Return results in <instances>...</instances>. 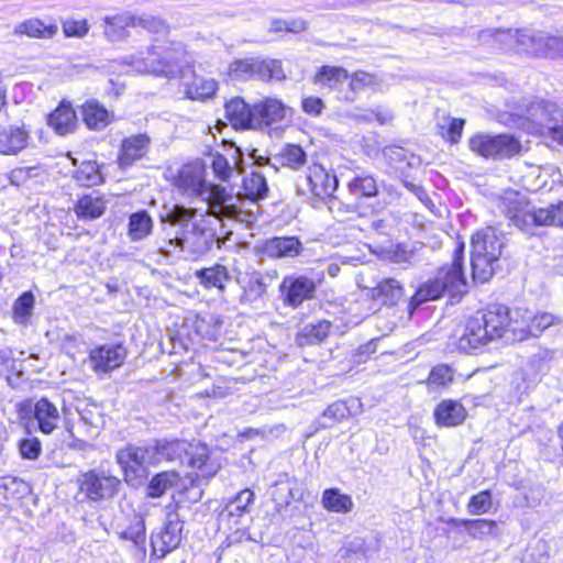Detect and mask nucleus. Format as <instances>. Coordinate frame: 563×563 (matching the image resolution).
Instances as JSON below:
<instances>
[{"mask_svg":"<svg viewBox=\"0 0 563 563\" xmlns=\"http://www.w3.org/2000/svg\"><path fill=\"white\" fill-rule=\"evenodd\" d=\"M196 216V209L178 203L159 214L158 219L162 224L179 227L181 230L174 238L163 240L159 247L162 253L169 254L177 250H187L189 253L200 256L210 251L212 236L203 224L205 220L194 221Z\"/></svg>","mask_w":563,"mask_h":563,"instance_id":"obj_1","label":"nucleus"},{"mask_svg":"<svg viewBox=\"0 0 563 563\" xmlns=\"http://www.w3.org/2000/svg\"><path fill=\"white\" fill-rule=\"evenodd\" d=\"M465 242L457 239L451 263L441 265L437 275L421 283L408 301V311L413 313L422 303L434 301L445 292L456 296L465 291L467 279L464 273Z\"/></svg>","mask_w":563,"mask_h":563,"instance_id":"obj_2","label":"nucleus"},{"mask_svg":"<svg viewBox=\"0 0 563 563\" xmlns=\"http://www.w3.org/2000/svg\"><path fill=\"white\" fill-rule=\"evenodd\" d=\"M499 207L510 222L521 231L540 227L563 230V201L534 208L526 195L517 190H506L499 198Z\"/></svg>","mask_w":563,"mask_h":563,"instance_id":"obj_3","label":"nucleus"},{"mask_svg":"<svg viewBox=\"0 0 563 563\" xmlns=\"http://www.w3.org/2000/svg\"><path fill=\"white\" fill-rule=\"evenodd\" d=\"M471 275L474 283L484 284L495 275L503 257L505 242L494 227L476 230L470 240Z\"/></svg>","mask_w":563,"mask_h":563,"instance_id":"obj_4","label":"nucleus"},{"mask_svg":"<svg viewBox=\"0 0 563 563\" xmlns=\"http://www.w3.org/2000/svg\"><path fill=\"white\" fill-rule=\"evenodd\" d=\"M188 57L187 46L183 42L167 37L154 38L140 57L139 66L145 73L170 79L179 75Z\"/></svg>","mask_w":563,"mask_h":563,"instance_id":"obj_5","label":"nucleus"},{"mask_svg":"<svg viewBox=\"0 0 563 563\" xmlns=\"http://www.w3.org/2000/svg\"><path fill=\"white\" fill-rule=\"evenodd\" d=\"M470 150L486 161H507L523 153V144L515 134L510 133H476L468 141Z\"/></svg>","mask_w":563,"mask_h":563,"instance_id":"obj_6","label":"nucleus"},{"mask_svg":"<svg viewBox=\"0 0 563 563\" xmlns=\"http://www.w3.org/2000/svg\"><path fill=\"white\" fill-rule=\"evenodd\" d=\"M475 313L494 341L505 338L515 341L516 308L493 301L477 309Z\"/></svg>","mask_w":563,"mask_h":563,"instance_id":"obj_7","label":"nucleus"},{"mask_svg":"<svg viewBox=\"0 0 563 563\" xmlns=\"http://www.w3.org/2000/svg\"><path fill=\"white\" fill-rule=\"evenodd\" d=\"M183 465H186L196 481H208L222 468L216 448L199 439H189Z\"/></svg>","mask_w":563,"mask_h":563,"instance_id":"obj_8","label":"nucleus"},{"mask_svg":"<svg viewBox=\"0 0 563 563\" xmlns=\"http://www.w3.org/2000/svg\"><path fill=\"white\" fill-rule=\"evenodd\" d=\"M120 487V478L96 470L81 472L77 479L78 493L92 503L112 499L118 495Z\"/></svg>","mask_w":563,"mask_h":563,"instance_id":"obj_9","label":"nucleus"},{"mask_svg":"<svg viewBox=\"0 0 563 563\" xmlns=\"http://www.w3.org/2000/svg\"><path fill=\"white\" fill-rule=\"evenodd\" d=\"M166 520L161 532L151 541L152 556L163 559L177 549L183 540L184 521L181 520L177 503L168 504L166 507Z\"/></svg>","mask_w":563,"mask_h":563,"instance_id":"obj_10","label":"nucleus"},{"mask_svg":"<svg viewBox=\"0 0 563 563\" xmlns=\"http://www.w3.org/2000/svg\"><path fill=\"white\" fill-rule=\"evenodd\" d=\"M148 446L126 444L115 453L123 479L129 485H137L148 476Z\"/></svg>","mask_w":563,"mask_h":563,"instance_id":"obj_11","label":"nucleus"},{"mask_svg":"<svg viewBox=\"0 0 563 563\" xmlns=\"http://www.w3.org/2000/svg\"><path fill=\"white\" fill-rule=\"evenodd\" d=\"M115 533L121 541L143 547L146 541L144 514L135 510L132 505L122 507L114 521Z\"/></svg>","mask_w":563,"mask_h":563,"instance_id":"obj_12","label":"nucleus"},{"mask_svg":"<svg viewBox=\"0 0 563 563\" xmlns=\"http://www.w3.org/2000/svg\"><path fill=\"white\" fill-rule=\"evenodd\" d=\"M177 77L181 79L184 96L189 100L206 101L213 98L219 89L216 79L196 73L192 62L186 63Z\"/></svg>","mask_w":563,"mask_h":563,"instance_id":"obj_13","label":"nucleus"},{"mask_svg":"<svg viewBox=\"0 0 563 563\" xmlns=\"http://www.w3.org/2000/svg\"><path fill=\"white\" fill-rule=\"evenodd\" d=\"M33 412L37 429L43 434H52L58 427L60 413L55 404L48 398L42 397L36 402L26 399L19 404L18 413L20 418H25L26 413Z\"/></svg>","mask_w":563,"mask_h":563,"instance_id":"obj_14","label":"nucleus"},{"mask_svg":"<svg viewBox=\"0 0 563 563\" xmlns=\"http://www.w3.org/2000/svg\"><path fill=\"white\" fill-rule=\"evenodd\" d=\"M128 356V349L122 343L100 344L88 353V362L96 374H108L121 367Z\"/></svg>","mask_w":563,"mask_h":563,"instance_id":"obj_15","label":"nucleus"},{"mask_svg":"<svg viewBox=\"0 0 563 563\" xmlns=\"http://www.w3.org/2000/svg\"><path fill=\"white\" fill-rule=\"evenodd\" d=\"M492 342L494 340L474 312L465 320L463 330L456 336L453 344L461 353L475 354Z\"/></svg>","mask_w":563,"mask_h":563,"instance_id":"obj_16","label":"nucleus"},{"mask_svg":"<svg viewBox=\"0 0 563 563\" xmlns=\"http://www.w3.org/2000/svg\"><path fill=\"white\" fill-rule=\"evenodd\" d=\"M308 192L318 200H327L333 196L339 186L334 172L320 162H312L305 172Z\"/></svg>","mask_w":563,"mask_h":563,"instance_id":"obj_17","label":"nucleus"},{"mask_svg":"<svg viewBox=\"0 0 563 563\" xmlns=\"http://www.w3.org/2000/svg\"><path fill=\"white\" fill-rule=\"evenodd\" d=\"M278 289L284 305L298 308L314 297L317 283L305 275H286Z\"/></svg>","mask_w":563,"mask_h":563,"instance_id":"obj_18","label":"nucleus"},{"mask_svg":"<svg viewBox=\"0 0 563 563\" xmlns=\"http://www.w3.org/2000/svg\"><path fill=\"white\" fill-rule=\"evenodd\" d=\"M254 131H264L283 122L288 114L286 103L273 96H265L253 102Z\"/></svg>","mask_w":563,"mask_h":563,"instance_id":"obj_19","label":"nucleus"},{"mask_svg":"<svg viewBox=\"0 0 563 563\" xmlns=\"http://www.w3.org/2000/svg\"><path fill=\"white\" fill-rule=\"evenodd\" d=\"M517 325L515 341H525L531 336H539L545 329L553 325L558 318L549 312L532 314L528 309L516 308Z\"/></svg>","mask_w":563,"mask_h":563,"instance_id":"obj_20","label":"nucleus"},{"mask_svg":"<svg viewBox=\"0 0 563 563\" xmlns=\"http://www.w3.org/2000/svg\"><path fill=\"white\" fill-rule=\"evenodd\" d=\"M66 157L70 161L75 170L71 174V178L84 188L99 187L106 183V175L103 173L104 165L93 158L84 159L78 163V158L74 156L73 152H67Z\"/></svg>","mask_w":563,"mask_h":563,"instance_id":"obj_21","label":"nucleus"},{"mask_svg":"<svg viewBox=\"0 0 563 563\" xmlns=\"http://www.w3.org/2000/svg\"><path fill=\"white\" fill-rule=\"evenodd\" d=\"M224 118L234 131H254L253 103L242 96H234L223 103Z\"/></svg>","mask_w":563,"mask_h":563,"instance_id":"obj_22","label":"nucleus"},{"mask_svg":"<svg viewBox=\"0 0 563 563\" xmlns=\"http://www.w3.org/2000/svg\"><path fill=\"white\" fill-rule=\"evenodd\" d=\"M151 137L146 133L129 135L121 140L117 164L121 169L131 167L134 163L145 157L150 150Z\"/></svg>","mask_w":563,"mask_h":563,"instance_id":"obj_23","label":"nucleus"},{"mask_svg":"<svg viewBox=\"0 0 563 563\" xmlns=\"http://www.w3.org/2000/svg\"><path fill=\"white\" fill-rule=\"evenodd\" d=\"M108 209V199L99 190L81 194L73 205V211L79 221H95L102 218Z\"/></svg>","mask_w":563,"mask_h":563,"instance_id":"obj_24","label":"nucleus"},{"mask_svg":"<svg viewBox=\"0 0 563 563\" xmlns=\"http://www.w3.org/2000/svg\"><path fill=\"white\" fill-rule=\"evenodd\" d=\"M31 130L25 123L0 126V155L16 156L29 147Z\"/></svg>","mask_w":563,"mask_h":563,"instance_id":"obj_25","label":"nucleus"},{"mask_svg":"<svg viewBox=\"0 0 563 563\" xmlns=\"http://www.w3.org/2000/svg\"><path fill=\"white\" fill-rule=\"evenodd\" d=\"M433 421L439 428H456L465 423L468 411L459 399H442L433 408Z\"/></svg>","mask_w":563,"mask_h":563,"instance_id":"obj_26","label":"nucleus"},{"mask_svg":"<svg viewBox=\"0 0 563 563\" xmlns=\"http://www.w3.org/2000/svg\"><path fill=\"white\" fill-rule=\"evenodd\" d=\"M560 109L552 102H537L528 107V130L531 133L545 135L558 120Z\"/></svg>","mask_w":563,"mask_h":563,"instance_id":"obj_27","label":"nucleus"},{"mask_svg":"<svg viewBox=\"0 0 563 563\" xmlns=\"http://www.w3.org/2000/svg\"><path fill=\"white\" fill-rule=\"evenodd\" d=\"M82 123L89 131H101L115 121L114 113L97 99H88L80 107Z\"/></svg>","mask_w":563,"mask_h":563,"instance_id":"obj_28","label":"nucleus"},{"mask_svg":"<svg viewBox=\"0 0 563 563\" xmlns=\"http://www.w3.org/2000/svg\"><path fill=\"white\" fill-rule=\"evenodd\" d=\"M47 125L57 135H67L76 131L78 117L76 109L69 100L63 99L47 115Z\"/></svg>","mask_w":563,"mask_h":563,"instance_id":"obj_29","label":"nucleus"},{"mask_svg":"<svg viewBox=\"0 0 563 563\" xmlns=\"http://www.w3.org/2000/svg\"><path fill=\"white\" fill-rule=\"evenodd\" d=\"M404 296V285L393 277L382 278L367 292L369 300L386 307L397 306Z\"/></svg>","mask_w":563,"mask_h":563,"instance_id":"obj_30","label":"nucleus"},{"mask_svg":"<svg viewBox=\"0 0 563 563\" xmlns=\"http://www.w3.org/2000/svg\"><path fill=\"white\" fill-rule=\"evenodd\" d=\"M445 522L452 527H463L466 534L473 540H485L496 536L497 521L488 518L461 519L448 518Z\"/></svg>","mask_w":563,"mask_h":563,"instance_id":"obj_31","label":"nucleus"},{"mask_svg":"<svg viewBox=\"0 0 563 563\" xmlns=\"http://www.w3.org/2000/svg\"><path fill=\"white\" fill-rule=\"evenodd\" d=\"M262 250L271 258L296 257L302 244L297 236H274L264 241Z\"/></svg>","mask_w":563,"mask_h":563,"instance_id":"obj_32","label":"nucleus"},{"mask_svg":"<svg viewBox=\"0 0 563 563\" xmlns=\"http://www.w3.org/2000/svg\"><path fill=\"white\" fill-rule=\"evenodd\" d=\"M195 277L206 290L217 289L219 292H224L227 284L231 279L228 267L218 263L197 269Z\"/></svg>","mask_w":563,"mask_h":563,"instance_id":"obj_33","label":"nucleus"},{"mask_svg":"<svg viewBox=\"0 0 563 563\" xmlns=\"http://www.w3.org/2000/svg\"><path fill=\"white\" fill-rule=\"evenodd\" d=\"M269 187L263 173L252 170L241 181V198L251 202H260L268 197Z\"/></svg>","mask_w":563,"mask_h":563,"instance_id":"obj_34","label":"nucleus"},{"mask_svg":"<svg viewBox=\"0 0 563 563\" xmlns=\"http://www.w3.org/2000/svg\"><path fill=\"white\" fill-rule=\"evenodd\" d=\"M130 27H134V14L122 12L103 18V35L110 42L129 37Z\"/></svg>","mask_w":563,"mask_h":563,"instance_id":"obj_35","label":"nucleus"},{"mask_svg":"<svg viewBox=\"0 0 563 563\" xmlns=\"http://www.w3.org/2000/svg\"><path fill=\"white\" fill-rule=\"evenodd\" d=\"M174 185L181 192L194 197H201L207 189L203 175L194 168H184L175 177Z\"/></svg>","mask_w":563,"mask_h":563,"instance_id":"obj_36","label":"nucleus"},{"mask_svg":"<svg viewBox=\"0 0 563 563\" xmlns=\"http://www.w3.org/2000/svg\"><path fill=\"white\" fill-rule=\"evenodd\" d=\"M188 439L179 438L156 440L153 444V451L164 461H179L183 464L188 446Z\"/></svg>","mask_w":563,"mask_h":563,"instance_id":"obj_37","label":"nucleus"},{"mask_svg":"<svg viewBox=\"0 0 563 563\" xmlns=\"http://www.w3.org/2000/svg\"><path fill=\"white\" fill-rule=\"evenodd\" d=\"M153 218L146 210H137L129 216L126 233L133 242L148 238L153 232Z\"/></svg>","mask_w":563,"mask_h":563,"instance_id":"obj_38","label":"nucleus"},{"mask_svg":"<svg viewBox=\"0 0 563 563\" xmlns=\"http://www.w3.org/2000/svg\"><path fill=\"white\" fill-rule=\"evenodd\" d=\"M332 323L329 320H320L302 328L296 335V342L300 346L322 343L331 333Z\"/></svg>","mask_w":563,"mask_h":563,"instance_id":"obj_39","label":"nucleus"},{"mask_svg":"<svg viewBox=\"0 0 563 563\" xmlns=\"http://www.w3.org/2000/svg\"><path fill=\"white\" fill-rule=\"evenodd\" d=\"M16 31L31 38H52L57 34L58 25L54 20L46 23L42 19L31 18L21 22Z\"/></svg>","mask_w":563,"mask_h":563,"instance_id":"obj_40","label":"nucleus"},{"mask_svg":"<svg viewBox=\"0 0 563 563\" xmlns=\"http://www.w3.org/2000/svg\"><path fill=\"white\" fill-rule=\"evenodd\" d=\"M287 75L283 63L275 58H255V79L263 82L284 81Z\"/></svg>","mask_w":563,"mask_h":563,"instance_id":"obj_41","label":"nucleus"},{"mask_svg":"<svg viewBox=\"0 0 563 563\" xmlns=\"http://www.w3.org/2000/svg\"><path fill=\"white\" fill-rule=\"evenodd\" d=\"M347 191L360 199L375 198L379 192L376 178L371 174H361L353 176L346 183Z\"/></svg>","mask_w":563,"mask_h":563,"instance_id":"obj_42","label":"nucleus"},{"mask_svg":"<svg viewBox=\"0 0 563 563\" xmlns=\"http://www.w3.org/2000/svg\"><path fill=\"white\" fill-rule=\"evenodd\" d=\"M321 504L325 510L335 514H347L354 507L351 496L341 493L339 488L334 487L323 490Z\"/></svg>","mask_w":563,"mask_h":563,"instance_id":"obj_43","label":"nucleus"},{"mask_svg":"<svg viewBox=\"0 0 563 563\" xmlns=\"http://www.w3.org/2000/svg\"><path fill=\"white\" fill-rule=\"evenodd\" d=\"M346 68L342 66L322 65L316 70L312 82L329 89H336L343 81H346Z\"/></svg>","mask_w":563,"mask_h":563,"instance_id":"obj_44","label":"nucleus"},{"mask_svg":"<svg viewBox=\"0 0 563 563\" xmlns=\"http://www.w3.org/2000/svg\"><path fill=\"white\" fill-rule=\"evenodd\" d=\"M277 159L282 167L298 172L307 164L308 156L301 145L287 143L277 154Z\"/></svg>","mask_w":563,"mask_h":563,"instance_id":"obj_45","label":"nucleus"},{"mask_svg":"<svg viewBox=\"0 0 563 563\" xmlns=\"http://www.w3.org/2000/svg\"><path fill=\"white\" fill-rule=\"evenodd\" d=\"M179 479L177 471H163L156 473L146 485V496L150 498L162 497Z\"/></svg>","mask_w":563,"mask_h":563,"instance_id":"obj_46","label":"nucleus"},{"mask_svg":"<svg viewBox=\"0 0 563 563\" xmlns=\"http://www.w3.org/2000/svg\"><path fill=\"white\" fill-rule=\"evenodd\" d=\"M35 297L31 290L22 292L13 302L11 319L18 324H27L33 313Z\"/></svg>","mask_w":563,"mask_h":563,"instance_id":"obj_47","label":"nucleus"},{"mask_svg":"<svg viewBox=\"0 0 563 563\" xmlns=\"http://www.w3.org/2000/svg\"><path fill=\"white\" fill-rule=\"evenodd\" d=\"M255 58L256 57L234 58L227 65V77L231 80L242 81L255 79Z\"/></svg>","mask_w":563,"mask_h":563,"instance_id":"obj_48","label":"nucleus"},{"mask_svg":"<svg viewBox=\"0 0 563 563\" xmlns=\"http://www.w3.org/2000/svg\"><path fill=\"white\" fill-rule=\"evenodd\" d=\"M177 331L179 335H185L188 339H192V336L210 338L209 323L198 313L186 317Z\"/></svg>","mask_w":563,"mask_h":563,"instance_id":"obj_49","label":"nucleus"},{"mask_svg":"<svg viewBox=\"0 0 563 563\" xmlns=\"http://www.w3.org/2000/svg\"><path fill=\"white\" fill-rule=\"evenodd\" d=\"M446 124H437L438 135L450 145L460 143L466 124L463 118L445 117Z\"/></svg>","mask_w":563,"mask_h":563,"instance_id":"obj_50","label":"nucleus"},{"mask_svg":"<svg viewBox=\"0 0 563 563\" xmlns=\"http://www.w3.org/2000/svg\"><path fill=\"white\" fill-rule=\"evenodd\" d=\"M27 490V484L15 476L5 475L0 478V496L5 501L21 499Z\"/></svg>","mask_w":563,"mask_h":563,"instance_id":"obj_51","label":"nucleus"},{"mask_svg":"<svg viewBox=\"0 0 563 563\" xmlns=\"http://www.w3.org/2000/svg\"><path fill=\"white\" fill-rule=\"evenodd\" d=\"M454 369L449 364H437L431 367L426 383L428 386H433L438 388H448L454 382Z\"/></svg>","mask_w":563,"mask_h":563,"instance_id":"obj_52","label":"nucleus"},{"mask_svg":"<svg viewBox=\"0 0 563 563\" xmlns=\"http://www.w3.org/2000/svg\"><path fill=\"white\" fill-rule=\"evenodd\" d=\"M347 84L351 92L358 93L378 85V78L375 74L357 69L353 73L347 71Z\"/></svg>","mask_w":563,"mask_h":563,"instance_id":"obj_53","label":"nucleus"},{"mask_svg":"<svg viewBox=\"0 0 563 563\" xmlns=\"http://www.w3.org/2000/svg\"><path fill=\"white\" fill-rule=\"evenodd\" d=\"M255 498L254 492L250 488L240 490L228 504V516L240 518L249 512L250 506Z\"/></svg>","mask_w":563,"mask_h":563,"instance_id":"obj_54","label":"nucleus"},{"mask_svg":"<svg viewBox=\"0 0 563 563\" xmlns=\"http://www.w3.org/2000/svg\"><path fill=\"white\" fill-rule=\"evenodd\" d=\"M493 508V493L490 489H483L472 495L466 504L470 515L481 516L488 514Z\"/></svg>","mask_w":563,"mask_h":563,"instance_id":"obj_55","label":"nucleus"},{"mask_svg":"<svg viewBox=\"0 0 563 563\" xmlns=\"http://www.w3.org/2000/svg\"><path fill=\"white\" fill-rule=\"evenodd\" d=\"M140 26L152 35L167 36L170 32L169 25L159 16L134 15V27Z\"/></svg>","mask_w":563,"mask_h":563,"instance_id":"obj_56","label":"nucleus"},{"mask_svg":"<svg viewBox=\"0 0 563 563\" xmlns=\"http://www.w3.org/2000/svg\"><path fill=\"white\" fill-rule=\"evenodd\" d=\"M308 29V23L303 19H273L271 22L269 32L274 34L280 33H290V34H299L305 32Z\"/></svg>","mask_w":563,"mask_h":563,"instance_id":"obj_57","label":"nucleus"},{"mask_svg":"<svg viewBox=\"0 0 563 563\" xmlns=\"http://www.w3.org/2000/svg\"><path fill=\"white\" fill-rule=\"evenodd\" d=\"M211 169L216 178L220 181H228L234 173L233 166L221 153H216L212 155Z\"/></svg>","mask_w":563,"mask_h":563,"instance_id":"obj_58","label":"nucleus"},{"mask_svg":"<svg viewBox=\"0 0 563 563\" xmlns=\"http://www.w3.org/2000/svg\"><path fill=\"white\" fill-rule=\"evenodd\" d=\"M16 446L24 460H37L42 453L41 441L35 437L19 440Z\"/></svg>","mask_w":563,"mask_h":563,"instance_id":"obj_59","label":"nucleus"},{"mask_svg":"<svg viewBox=\"0 0 563 563\" xmlns=\"http://www.w3.org/2000/svg\"><path fill=\"white\" fill-rule=\"evenodd\" d=\"M65 37H84L88 34L90 25L86 19H67L62 22Z\"/></svg>","mask_w":563,"mask_h":563,"instance_id":"obj_60","label":"nucleus"},{"mask_svg":"<svg viewBox=\"0 0 563 563\" xmlns=\"http://www.w3.org/2000/svg\"><path fill=\"white\" fill-rule=\"evenodd\" d=\"M325 109L324 101L317 96H305L301 99V110L310 117H320Z\"/></svg>","mask_w":563,"mask_h":563,"instance_id":"obj_61","label":"nucleus"},{"mask_svg":"<svg viewBox=\"0 0 563 563\" xmlns=\"http://www.w3.org/2000/svg\"><path fill=\"white\" fill-rule=\"evenodd\" d=\"M206 192H208L207 201L210 206H221L231 198L225 188L217 184H207Z\"/></svg>","mask_w":563,"mask_h":563,"instance_id":"obj_62","label":"nucleus"},{"mask_svg":"<svg viewBox=\"0 0 563 563\" xmlns=\"http://www.w3.org/2000/svg\"><path fill=\"white\" fill-rule=\"evenodd\" d=\"M376 353V344L373 341L366 342L358 346L354 354V360L356 363H365L367 362L372 355Z\"/></svg>","mask_w":563,"mask_h":563,"instance_id":"obj_63","label":"nucleus"},{"mask_svg":"<svg viewBox=\"0 0 563 563\" xmlns=\"http://www.w3.org/2000/svg\"><path fill=\"white\" fill-rule=\"evenodd\" d=\"M35 169V167H15L10 170L9 173V179L11 184L19 185V183L31 177L32 172Z\"/></svg>","mask_w":563,"mask_h":563,"instance_id":"obj_64","label":"nucleus"}]
</instances>
